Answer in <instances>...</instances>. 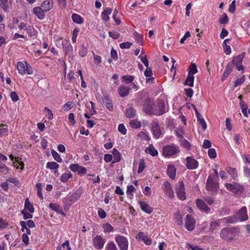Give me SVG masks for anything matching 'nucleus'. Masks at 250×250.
I'll return each mask as SVG.
<instances>
[{
  "label": "nucleus",
  "instance_id": "c9c22d12",
  "mask_svg": "<svg viewBox=\"0 0 250 250\" xmlns=\"http://www.w3.org/2000/svg\"><path fill=\"white\" fill-rule=\"evenodd\" d=\"M194 80V77L193 76H192L191 75H188L184 82L185 85L192 87L193 86Z\"/></svg>",
  "mask_w": 250,
  "mask_h": 250
},
{
  "label": "nucleus",
  "instance_id": "a878e982",
  "mask_svg": "<svg viewBox=\"0 0 250 250\" xmlns=\"http://www.w3.org/2000/svg\"><path fill=\"white\" fill-rule=\"evenodd\" d=\"M167 174L171 179H174L176 176V168L171 164L168 165L167 170Z\"/></svg>",
  "mask_w": 250,
  "mask_h": 250
},
{
  "label": "nucleus",
  "instance_id": "f03ea898",
  "mask_svg": "<svg viewBox=\"0 0 250 250\" xmlns=\"http://www.w3.org/2000/svg\"><path fill=\"white\" fill-rule=\"evenodd\" d=\"M237 233L235 228H225L222 229L220 233V237L227 241L232 240Z\"/></svg>",
  "mask_w": 250,
  "mask_h": 250
},
{
  "label": "nucleus",
  "instance_id": "4be33fe9",
  "mask_svg": "<svg viewBox=\"0 0 250 250\" xmlns=\"http://www.w3.org/2000/svg\"><path fill=\"white\" fill-rule=\"evenodd\" d=\"M220 226V220L212 221L210 223L209 230L213 233H216Z\"/></svg>",
  "mask_w": 250,
  "mask_h": 250
},
{
  "label": "nucleus",
  "instance_id": "72a5a7b5",
  "mask_svg": "<svg viewBox=\"0 0 250 250\" xmlns=\"http://www.w3.org/2000/svg\"><path fill=\"white\" fill-rule=\"evenodd\" d=\"M150 101L149 99L147 98L145 100V103L147 104H144L143 106V110L146 113H151V110H152V106L151 105L149 104Z\"/></svg>",
  "mask_w": 250,
  "mask_h": 250
},
{
  "label": "nucleus",
  "instance_id": "7ed1b4c3",
  "mask_svg": "<svg viewBox=\"0 0 250 250\" xmlns=\"http://www.w3.org/2000/svg\"><path fill=\"white\" fill-rule=\"evenodd\" d=\"M225 187L227 190L231 191L236 195L241 194L244 191V187L237 183L233 184L226 183Z\"/></svg>",
  "mask_w": 250,
  "mask_h": 250
},
{
  "label": "nucleus",
  "instance_id": "2f4dec72",
  "mask_svg": "<svg viewBox=\"0 0 250 250\" xmlns=\"http://www.w3.org/2000/svg\"><path fill=\"white\" fill-rule=\"evenodd\" d=\"M102 228L103 229V231L104 233L111 232L114 230V228L108 223L104 224L102 225Z\"/></svg>",
  "mask_w": 250,
  "mask_h": 250
},
{
  "label": "nucleus",
  "instance_id": "338daca9",
  "mask_svg": "<svg viewBox=\"0 0 250 250\" xmlns=\"http://www.w3.org/2000/svg\"><path fill=\"white\" fill-rule=\"evenodd\" d=\"M245 78L244 76L241 77V78H240L239 79H236V80L235 81V82L234 83V87H236L237 86L241 85L245 82Z\"/></svg>",
  "mask_w": 250,
  "mask_h": 250
},
{
  "label": "nucleus",
  "instance_id": "dca6fc26",
  "mask_svg": "<svg viewBox=\"0 0 250 250\" xmlns=\"http://www.w3.org/2000/svg\"><path fill=\"white\" fill-rule=\"evenodd\" d=\"M62 44L63 51L66 55H71L73 54V47L69 41L66 40H63Z\"/></svg>",
  "mask_w": 250,
  "mask_h": 250
},
{
  "label": "nucleus",
  "instance_id": "bf43d9fd",
  "mask_svg": "<svg viewBox=\"0 0 250 250\" xmlns=\"http://www.w3.org/2000/svg\"><path fill=\"white\" fill-rule=\"evenodd\" d=\"M145 163L143 159H141L140 161L139 165V167L138 169V174H140L142 173V172L144 170V169L145 168Z\"/></svg>",
  "mask_w": 250,
  "mask_h": 250
},
{
  "label": "nucleus",
  "instance_id": "4c0bfd02",
  "mask_svg": "<svg viewBox=\"0 0 250 250\" xmlns=\"http://www.w3.org/2000/svg\"><path fill=\"white\" fill-rule=\"evenodd\" d=\"M136 111L131 107H129L126 109L125 115L129 118H132L135 117Z\"/></svg>",
  "mask_w": 250,
  "mask_h": 250
},
{
  "label": "nucleus",
  "instance_id": "e2e57ef3",
  "mask_svg": "<svg viewBox=\"0 0 250 250\" xmlns=\"http://www.w3.org/2000/svg\"><path fill=\"white\" fill-rule=\"evenodd\" d=\"M139 58L141 60V62L144 64L146 67H149V62L147 59L146 55L142 56L141 55H140L139 56Z\"/></svg>",
  "mask_w": 250,
  "mask_h": 250
},
{
  "label": "nucleus",
  "instance_id": "0e129e2a",
  "mask_svg": "<svg viewBox=\"0 0 250 250\" xmlns=\"http://www.w3.org/2000/svg\"><path fill=\"white\" fill-rule=\"evenodd\" d=\"M74 103L72 102H68L63 105V108L66 110L68 111L73 107Z\"/></svg>",
  "mask_w": 250,
  "mask_h": 250
},
{
  "label": "nucleus",
  "instance_id": "aec40b11",
  "mask_svg": "<svg viewBox=\"0 0 250 250\" xmlns=\"http://www.w3.org/2000/svg\"><path fill=\"white\" fill-rule=\"evenodd\" d=\"M33 13L40 20H42L45 18V12L41 7H34L33 9Z\"/></svg>",
  "mask_w": 250,
  "mask_h": 250
},
{
  "label": "nucleus",
  "instance_id": "7c9ffc66",
  "mask_svg": "<svg viewBox=\"0 0 250 250\" xmlns=\"http://www.w3.org/2000/svg\"><path fill=\"white\" fill-rule=\"evenodd\" d=\"M114 161L113 163L119 162L121 159V155L117 149L114 148L112 150Z\"/></svg>",
  "mask_w": 250,
  "mask_h": 250
},
{
  "label": "nucleus",
  "instance_id": "603ef678",
  "mask_svg": "<svg viewBox=\"0 0 250 250\" xmlns=\"http://www.w3.org/2000/svg\"><path fill=\"white\" fill-rule=\"evenodd\" d=\"M122 79L126 83H131L134 80V77L131 75H125L122 77Z\"/></svg>",
  "mask_w": 250,
  "mask_h": 250
},
{
  "label": "nucleus",
  "instance_id": "4468645a",
  "mask_svg": "<svg viewBox=\"0 0 250 250\" xmlns=\"http://www.w3.org/2000/svg\"><path fill=\"white\" fill-rule=\"evenodd\" d=\"M186 166L188 169H195L199 165L198 162L195 159L191 157H187L186 159Z\"/></svg>",
  "mask_w": 250,
  "mask_h": 250
},
{
  "label": "nucleus",
  "instance_id": "0eeeda50",
  "mask_svg": "<svg viewBox=\"0 0 250 250\" xmlns=\"http://www.w3.org/2000/svg\"><path fill=\"white\" fill-rule=\"evenodd\" d=\"M219 185L218 183L214 181L212 178L209 176L207 179L206 184V189L207 190L213 192H216L218 191Z\"/></svg>",
  "mask_w": 250,
  "mask_h": 250
},
{
  "label": "nucleus",
  "instance_id": "680f3d73",
  "mask_svg": "<svg viewBox=\"0 0 250 250\" xmlns=\"http://www.w3.org/2000/svg\"><path fill=\"white\" fill-rule=\"evenodd\" d=\"M9 168L4 164H0V172L6 174L8 173Z\"/></svg>",
  "mask_w": 250,
  "mask_h": 250
},
{
  "label": "nucleus",
  "instance_id": "f8f14e48",
  "mask_svg": "<svg viewBox=\"0 0 250 250\" xmlns=\"http://www.w3.org/2000/svg\"><path fill=\"white\" fill-rule=\"evenodd\" d=\"M69 168L72 171L77 172L80 175H84L87 172V169L85 167L80 166L77 164H71Z\"/></svg>",
  "mask_w": 250,
  "mask_h": 250
},
{
  "label": "nucleus",
  "instance_id": "49530a36",
  "mask_svg": "<svg viewBox=\"0 0 250 250\" xmlns=\"http://www.w3.org/2000/svg\"><path fill=\"white\" fill-rule=\"evenodd\" d=\"M134 37L137 43H138L139 44H142L143 40V37L142 35H140L137 32H134Z\"/></svg>",
  "mask_w": 250,
  "mask_h": 250
},
{
  "label": "nucleus",
  "instance_id": "774afa93",
  "mask_svg": "<svg viewBox=\"0 0 250 250\" xmlns=\"http://www.w3.org/2000/svg\"><path fill=\"white\" fill-rule=\"evenodd\" d=\"M98 214L99 217L101 219H104L106 216V213L102 208H99L98 210Z\"/></svg>",
  "mask_w": 250,
  "mask_h": 250
},
{
  "label": "nucleus",
  "instance_id": "39448f33",
  "mask_svg": "<svg viewBox=\"0 0 250 250\" xmlns=\"http://www.w3.org/2000/svg\"><path fill=\"white\" fill-rule=\"evenodd\" d=\"M92 244L95 249L101 250L104 248L106 239L102 236L97 235L92 239Z\"/></svg>",
  "mask_w": 250,
  "mask_h": 250
},
{
  "label": "nucleus",
  "instance_id": "79ce46f5",
  "mask_svg": "<svg viewBox=\"0 0 250 250\" xmlns=\"http://www.w3.org/2000/svg\"><path fill=\"white\" fill-rule=\"evenodd\" d=\"M105 250H118L116 245L113 241H109L105 247Z\"/></svg>",
  "mask_w": 250,
  "mask_h": 250
},
{
  "label": "nucleus",
  "instance_id": "a19ab883",
  "mask_svg": "<svg viewBox=\"0 0 250 250\" xmlns=\"http://www.w3.org/2000/svg\"><path fill=\"white\" fill-rule=\"evenodd\" d=\"M36 188L37 190V195L41 200H42L43 199V196L42 194V184L40 183H37L35 185Z\"/></svg>",
  "mask_w": 250,
  "mask_h": 250
},
{
  "label": "nucleus",
  "instance_id": "864d4df0",
  "mask_svg": "<svg viewBox=\"0 0 250 250\" xmlns=\"http://www.w3.org/2000/svg\"><path fill=\"white\" fill-rule=\"evenodd\" d=\"M129 124H130V126L134 128H140L141 126V124L140 122L137 120H131Z\"/></svg>",
  "mask_w": 250,
  "mask_h": 250
},
{
  "label": "nucleus",
  "instance_id": "423d86ee",
  "mask_svg": "<svg viewBox=\"0 0 250 250\" xmlns=\"http://www.w3.org/2000/svg\"><path fill=\"white\" fill-rule=\"evenodd\" d=\"M176 195L181 200H185L186 199V195L185 189V185L182 181H179L178 185L175 188Z\"/></svg>",
  "mask_w": 250,
  "mask_h": 250
},
{
  "label": "nucleus",
  "instance_id": "cd10ccee",
  "mask_svg": "<svg viewBox=\"0 0 250 250\" xmlns=\"http://www.w3.org/2000/svg\"><path fill=\"white\" fill-rule=\"evenodd\" d=\"M25 209L28 211L30 213H33L34 212V208L28 198H27L25 201L24 210Z\"/></svg>",
  "mask_w": 250,
  "mask_h": 250
},
{
  "label": "nucleus",
  "instance_id": "ddd939ff",
  "mask_svg": "<svg viewBox=\"0 0 250 250\" xmlns=\"http://www.w3.org/2000/svg\"><path fill=\"white\" fill-rule=\"evenodd\" d=\"M243 58L241 55H238L233 57L232 61L229 63H233V66H235L238 71L243 70L244 66L242 64Z\"/></svg>",
  "mask_w": 250,
  "mask_h": 250
},
{
  "label": "nucleus",
  "instance_id": "f3484780",
  "mask_svg": "<svg viewBox=\"0 0 250 250\" xmlns=\"http://www.w3.org/2000/svg\"><path fill=\"white\" fill-rule=\"evenodd\" d=\"M131 89V87L122 84L119 87L118 92L120 97H125L129 94Z\"/></svg>",
  "mask_w": 250,
  "mask_h": 250
},
{
  "label": "nucleus",
  "instance_id": "5fc2aeb1",
  "mask_svg": "<svg viewBox=\"0 0 250 250\" xmlns=\"http://www.w3.org/2000/svg\"><path fill=\"white\" fill-rule=\"evenodd\" d=\"M79 55L82 57H84L85 56H86V55H87V48L84 45H83L79 50Z\"/></svg>",
  "mask_w": 250,
  "mask_h": 250
},
{
  "label": "nucleus",
  "instance_id": "9b49d317",
  "mask_svg": "<svg viewBox=\"0 0 250 250\" xmlns=\"http://www.w3.org/2000/svg\"><path fill=\"white\" fill-rule=\"evenodd\" d=\"M163 190L166 196L168 198H172L174 197V192L172 189L171 186L167 181H166L164 182Z\"/></svg>",
  "mask_w": 250,
  "mask_h": 250
},
{
  "label": "nucleus",
  "instance_id": "de8ad7c7",
  "mask_svg": "<svg viewBox=\"0 0 250 250\" xmlns=\"http://www.w3.org/2000/svg\"><path fill=\"white\" fill-rule=\"evenodd\" d=\"M43 111L49 120H51L53 118V114L51 109L47 107H45L43 109Z\"/></svg>",
  "mask_w": 250,
  "mask_h": 250
},
{
  "label": "nucleus",
  "instance_id": "b1692460",
  "mask_svg": "<svg viewBox=\"0 0 250 250\" xmlns=\"http://www.w3.org/2000/svg\"><path fill=\"white\" fill-rule=\"evenodd\" d=\"M139 204L141 209L147 214H150L153 209L152 208L146 203L144 201H139Z\"/></svg>",
  "mask_w": 250,
  "mask_h": 250
},
{
  "label": "nucleus",
  "instance_id": "c85d7f7f",
  "mask_svg": "<svg viewBox=\"0 0 250 250\" xmlns=\"http://www.w3.org/2000/svg\"><path fill=\"white\" fill-rule=\"evenodd\" d=\"M145 151L146 153L151 155L152 156H157L158 154V151L152 145H150L147 147Z\"/></svg>",
  "mask_w": 250,
  "mask_h": 250
},
{
  "label": "nucleus",
  "instance_id": "473e14b6",
  "mask_svg": "<svg viewBox=\"0 0 250 250\" xmlns=\"http://www.w3.org/2000/svg\"><path fill=\"white\" fill-rule=\"evenodd\" d=\"M9 158L12 161H13L15 159L16 162H17V164L15 165V167L17 169H20L21 170H23L24 168V164L22 162H19L18 160L16 158H14V156L11 154L9 155Z\"/></svg>",
  "mask_w": 250,
  "mask_h": 250
},
{
  "label": "nucleus",
  "instance_id": "6ab92c4d",
  "mask_svg": "<svg viewBox=\"0 0 250 250\" xmlns=\"http://www.w3.org/2000/svg\"><path fill=\"white\" fill-rule=\"evenodd\" d=\"M45 12H48L53 7V2L52 0H46L43 1L40 6Z\"/></svg>",
  "mask_w": 250,
  "mask_h": 250
},
{
  "label": "nucleus",
  "instance_id": "5701e85b",
  "mask_svg": "<svg viewBox=\"0 0 250 250\" xmlns=\"http://www.w3.org/2000/svg\"><path fill=\"white\" fill-rule=\"evenodd\" d=\"M225 170L233 180L235 181L238 180L237 170L235 168L227 167H226Z\"/></svg>",
  "mask_w": 250,
  "mask_h": 250
},
{
  "label": "nucleus",
  "instance_id": "f704fd0d",
  "mask_svg": "<svg viewBox=\"0 0 250 250\" xmlns=\"http://www.w3.org/2000/svg\"><path fill=\"white\" fill-rule=\"evenodd\" d=\"M72 19L74 22L77 24H81L83 22V18L77 14H73L72 15Z\"/></svg>",
  "mask_w": 250,
  "mask_h": 250
},
{
  "label": "nucleus",
  "instance_id": "3c124183",
  "mask_svg": "<svg viewBox=\"0 0 250 250\" xmlns=\"http://www.w3.org/2000/svg\"><path fill=\"white\" fill-rule=\"evenodd\" d=\"M189 69V71L188 75H191L192 76H193L194 74H196L198 72L196 65L195 63L191 64L190 65Z\"/></svg>",
  "mask_w": 250,
  "mask_h": 250
},
{
  "label": "nucleus",
  "instance_id": "37998d69",
  "mask_svg": "<svg viewBox=\"0 0 250 250\" xmlns=\"http://www.w3.org/2000/svg\"><path fill=\"white\" fill-rule=\"evenodd\" d=\"M59 167V165L55 162H48L46 164V168L51 170H57Z\"/></svg>",
  "mask_w": 250,
  "mask_h": 250
},
{
  "label": "nucleus",
  "instance_id": "f257e3e1",
  "mask_svg": "<svg viewBox=\"0 0 250 250\" xmlns=\"http://www.w3.org/2000/svg\"><path fill=\"white\" fill-rule=\"evenodd\" d=\"M180 152L179 146L174 144L166 145L162 148L163 155L166 157H175Z\"/></svg>",
  "mask_w": 250,
  "mask_h": 250
},
{
  "label": "nucleus",
  "instance_id": "13d9d810",
  "mask_svg": "<svg viewBox=\"0 0 250 250\" xmlns=\"http://www.w3.org/2000/svg\"><path fill=\"white\" fill-rule=\"evenodd\" d=\"M21 213L23 215V218L24 220L28 219H31L33 217V215L29 212H28L24 209L21 211Z\"/></svg>",
  "mask_w": 250,
  "mask_h": 250
},
{
  "label": "nucleus",
  "instance_id": "bb28decb",
  "mask_svg": "<svg viewBox=\"0 0 250 250\" xmlns=\"http://www.w3.org/2000/svg\"><path fill=\"white\" fill-rule=\"evenodd\" d=\"M112 11V10L110 8H106L104 10L101 15L103 21L106 22L109 20V15L111 13Z\"/></svg>",
  "mask_w": 250,
  "mask_h": 250
},
{
  "label": "nucleus",
  "instance_id": "8fccbe9b",
  "mask_svg": "<svg viewBox=\"0 0 250 250\" xmlns=\"http://www.w3.org/2000/svg\"><path fill=\"white\" fill-rule=\"evenodd\" d=\"M175 219L178 225H181L183 224L182 216L179 211L174 214Z\"/></svg>",
  "mask_w": 250,
  "mask_h": 250
},
{
  "label": "nucleus",
  "instance_id": "2eb2a0df",
  "mask_svg": "<svg viewBox=\"0 0 250 250\" xmlns=\"http://www.w3.org/2000/svg\"><path fill=\"white\" fill-rule=\"evenodd\" d=\"M157 110L154 113L156 115H162L166 112L165 104L164 100L163 99H158L157 101Z\"/></svg>",
  "mask_w": 250,
  "mask_h": 250
},
{
  "label": "nucleus",
  "instance_id": "09e8293b",
  "mask_svg": "<svg viewBox=\"0 0 250 250\" xmlns=\"http://www.w3.org/2000/svg\"><path fill=\"white\" fill-rule=\"evenodd\" d=\"M49 207L50 208L57 212H60L62 211L61 207L57 204L50 203Z\"/></svg>",
  "mask_w": 250,
  "mask_h": 250
},
{
  "label": "nucleus",
  "instance_id": "20e7f679",
  "mask_svg": "<svg viewBox=\"0 0 250 250\" xmlns=\"http://www.w3.org/2000/svg\"><path fill=\"white\" fill-rule=\"evenodd\" d=\"M115 240L120 248V250H128V241L125 237L123 235H116Z\"/></svg>",
  "mask_w": 250,
  "mask_h": 250
},
{
  "label": "nucleus",
  "instance_id": "393cba45",
  "mask_svg": "<svg viewBox=\"0 0 250 250\" xmlns=\"http://www.w3.org/2000/svg\"><path fill=\"white\" fill-rule=\"evenodd\" d=\"M11 6V1L8 0H0V7L5 13L9 12V8Z\"/></svg>",
  "mask_w": 250,
  "mask_h": 250
},
{
  "label": "nucleus",
  "instance_id": "58836bf2",
  "mask_svg": "<svg viewBox=\"0 0 250 250\" xmlns=\"http://www.w3.org/2000/svg\"><path fill=\"white\" fill-rule=\"evenodd\" d=\"M25 30L29 37H32L36 35V31L33 26L29 25L25 28Z\"/></svg>",
  "mask_w": 250,
  "mask_h": 250
},
{
  "label": "nucleus",
  "instance_id": "4d7b16f0",
  "mask_svg": "<svg viewBox=\"0 0 250 250\" xmlns=\"http://www.w3.org/2000/svg\"><path fill=\"white\" fill-rule=\"evenodd\" d=\"M223 220H225L227 223H234L238 221L235 214L234 216H229L228 217L224 218Z\"/></svg>",
  "mask_w": 250,
  "mask_h": 250
},
{
  "label": "nucleus",
  "instance_id": "9d476101",
  "mask_svg": "<svg viewBox=\"0 0 250 250\" xmlns=\"http://www.w3.org/2000/svg\"><path fill=\"white\" fill-rule=\"evenodd\" d=\"M235 215L239 221H246L248 219L247 210L246 207H243L240 209L236 212Z\"/></svg>",
  "mask_w": 250,
  "mask_h": 250
},
{
  "label": "nucleus",
  "instance_id": "c756f323",
  "mask_svg": "<svg viewBox=\"0 0 250 250\" xmlns=\"http://www.w3.org/2000/svg\"><path fill=\"white\" fill-rule=\"evenodd\" d=\"M17 70L19 74L21 75L25 74V65L21 62H19L17 64Z\"/></svg>",
  "mask_w": 250,
  "mask_h": 250
},
{
  "label": "nucleus",
  "instance_id": "ea45409f",
  "mask_svg": "<svg viewBox=\"0 0 250 250\" xmlns=\"http://www.w3.org/2000/svg\"><path fill=\"white\" fill-rule=\"evenodd\" d=\"M179 142H180V145L183 147L188 150L190 149V144L185 138H183L181 139H179Z\"/></svg>",
  "mask_w": 250,
  "mask_h": 250
},
{
  "label": "nucleus",
  "instance_id": "6e6552de",
  "mask_svg": "<svg viewBox=\"0 0 250 250\" xmlns=\"http://www.w3.org/2000/svg\"><path fill=\"white\" fill-rule=\"evenodd\" d=\"M151 131L153 136L157 139L162 137V133L159 124L156 122H153L151 124Z\"/></svg>",
  "mask_w": 250,
  "mask_h": 250
},
{
  "label": "nucleus",
  "instance_id": "6e6d98bb",
  "mask_svg": "<svg viewBox=\"0 0 250 250\" xmlns=\"http://www.w3.org/2000/svg\"><path fill=\"white\" fill-rule=\"evenodd\" d=\"M229 22V18L226 13H224L223 16L219 19V22L222 24H227Z\"/></svg>",
  "mask_w": 250,
  "mask_h": 250
},
{
  "label": "nucleus",
  "instance_id": "e433bc0d",
  "mask_svg": "<svg viewBox=\"0 0 250 250\" xmlns=\"http://www.w3.org/2000/svg\"><path fill=\"white\" fill-rule=\"evenodd\" d=\"M104 102L107 109L110 111L113 110V104L111 100L108 98V96H104Z\"/></svg>",
  "mask_w": 250,
  "mask_h": 250
},
{
  "label": "nucleus",
  "instance_id": "c03bdc74",
  "mask_svg": "<svg viewBox=\"0 0 250 250\" xmlns=\"http://www.w3.org/2000/svg\"><path fill=\"white\" fill-rule=\"evenodd\" d=\"M72 176V175L70 172L64 173L62 175L60 179L62 182L65 183L67 182L69 178H71Z\"/></svg>",
  "mask_w": 250,
  "mask_h": 250
},
{
  "label": "nucleus",
  "instance_id": "69168bd1",
  "mask_svg": "<svg viewBox=\"0 0 250 250\" xmlns=\"http://www.w3.org/2000/svg\"><path fill=\"white\" fill-rule=\"evenodd\" d=\"M197 121L199 122V123L202 125L203 130H205L207 127V125L203 118L202 116H201L197 118Z\"/></svg>",
  "mask_w": 250,
  "mask_h": 250
},
{
  "label": "nucleus",
  "instance_id": "052dcab7",
  "mask_svg": "<svg viewBox=\"0 0 250 250\" xmlns=\"http://www.w3.org/2000/svg\"><path fill=\"white\" fill-rule=\"evenodd\" d=\"M186 248L190 249L191 250H204L203 249L200 248L198 246L193 245L188 243L186 244Z\"/></svg>",
  "mask_w": 250,
  "mask_h": 250
},
{
  "label": "nucleus",
  "instance_id": "a18cd8bd",
  "mask_svg": "<svg viewBox=\"0 0 250 250\" xmlns=\"http://www.w3.org/2000/svg\"><path fill=\"white\" fill-rule=\"evenodd\" d=\"M51 154L52 155L54 159L55 160H56L57 162L59 163L62 162V160L61 158L60 155L57 153L55 150L52 149L51 150Z\"/></svg>",
  "mask_w": 250,
  "mask_h": 250
},
{
  "label": "nucleus",
  "instance_id": "412c9836",
  "mask_svg": "<svg viewBox=\"0 0 250 250\" xmlns=\"http://www.w3.org/2000/svg\"><path fill=\"white\" fill-rule=\"evenodd\" d=\"M81 196L79 192H69L66 196L67 200L72 203H75Z\"/></svg>",
  "mask_w": 250,
  "mask_h": 250
},
{
  "label": "nucleus",
  "instance_id": "1a4fd4ad",
  "mask_svg": "<svg viewBox=\"0 0 250 250\" xmlns=\"http://www.w3.org/2000/svg\"><path fill=\"white\" fill-rule=\"evenodd\" d=\"M195 226V221L193 217L191 215L188 214L185 218V227L188 231H192L194 229Z\"/></svg>",
  "mask_w": 250,
  "mask_h": 250
},
{
  "label": "nucleus",
  "instance_id": "a211bd4d",
  "mask_svg": "<svg viewBox=\"0 0 250 250\" xmlns=\"http://www.w3.org/2000/svg\"><path fill=\"white\" fill-rule=\"evenodd\" d=\"M196 203L197 207L200 210L206 213H208L210 211V208L208 207L203 200L197 199L196 200Z\"/></svg>",
  "mask_w": 250,
  "mask_h": 250
}]
</instances>
